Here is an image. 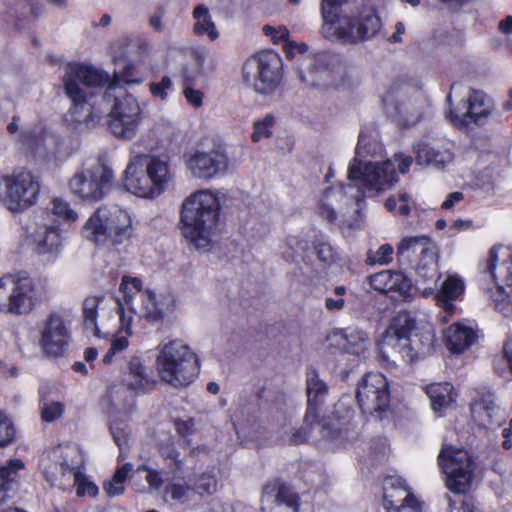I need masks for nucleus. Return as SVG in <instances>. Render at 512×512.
<instances>
[{
	"label": "nucleus",
	"instance_id": "obj_29",
	"mask_svg": "<svg viewBox=\"0 0 512 512\" xmlns=\"http://www.w3.org/2000/svg\"><path fill=\"white\" fill-rule=\"evenodd\" d=\"M31 240L35 252L48 259L56 258L62 250L61 234L54 225L37 224L31 233Z\"/></svg>",
	"mask_w": 512,
	"mask_h": 512
},
{
	"label": "nucleus",
	"instance_id": "obj_2",
	"mask_svg": "<svg viewBox=\"0 0 512 512\" xmlns=\"http://www.w3.org/2000/svg\"><path fill=\"white\" fill-rule=\"evenodd\" d=\"M434 335L418 329L415 319L407 312L398 313L386 330L379 345L382 358L391 363H413L431 354Z\"/></svg>",
	"mask_w": 512,
	"mask_h": 512
},
{
	"label": "nucleus",
	"instance_id": "obj_34",
	"mask_svg": "<svg viewBox=\"0 0 512 512\" xmlns=\"http://www.w3.org/2000/svg\"><path fill=\"white\" fill-rule=\"evenodd\" d=\"M24 468L20 459H11L0 466V505L9 500L18 488V471Z\"/></svg>",
	"mask_w": 512,
	"mask_h": 512
},
{
	"label": "nucleus",
	"instance_id": "obj_38",
	"mask_svg": "<svg viewBox=\"0 0 512 512\" xmlns=\"http://www.w3.org/2000/svg\"><path fill=\"white\" fill-rule=\"evenodd\" d=\"M426 107V100L421 92H416L411 98L399 101V123L403 126L417 124Z\"/></svg>",
	"mask_w": 512,
	"mask_h": 512
},
{
	"label": "nucleus",
	"instance_id": "obj_52",
	"mask_svg": "<svg viewBox=\"0 0 512 512\" xmlns=\"http://www.w3.org/2000/svg\"><path fill=\"white\" fill-rule=\"evenodd\" d=\"M394 250L390 244L381 245L376 251L367 253L366 262L369 265H387L392 261Z\"/></svg>",
	"mask_w": 512,
	"mask_h": 512
},
{
	"label": "nucleus",
	"instance_id": "obj_59",
	"mask_svg": "<svg viewBox=\"0 0 512 512\" xmlns=\"http://www.w3.org/2000/svg\"><path fill=\"white\" fill-rule=\"evenodd\" d=\"M206 56L207 53L205 51H197L193 54L197 68L191 72L188 69L183 71V76L186 82H194L200 75H202V68L206 60Z\"/></svg>",
	"mask_w": 512,
	"mask_h": 512
},
{
	"label": "nucleus",
	"instance_id": "obj_10",
	"mask_svg": "<svg viewBox=\"0 0 512 512\" xmlns=\"http://www.w3.org/2000/svg\"><path fill=\"white\" fill-rule=\"evenodd\" d=\"M41 301L37 282L27 272L17 271L0 277V313L28 315Z\"/></svg>",
	"mask_w": 512,
	"mask_h": 512
},
{
	"label": "nucleus",
	"instance_id": "obj_54",
	"mask_svg": "<svg viewBox=\"0 0 512 512\" xmlns=\"http://www.w3.org/2000/svg\"><path fill=\"white\" fill-rule=\"evenodd\" d=\"M16 435V430L12 420L0 412V448L11 444Z\"/></svg>",
	"mask_w": 512,
	"mask_h": 512
},
{
	"label": "nucleus",
	"instance_id": "obj_4",
	"mask_svg": "<svg viewBox=\"0 0 512 512\" xmlns=\"http://www.w3.org/2000/svg\"><path fill=\"white\" fill-rule=\"evenodd\" d=\"M220 210L217 195L207 189L184 199L180 218L182 234L197 250L206 252L211 248Z\"/></svg>",
	"mask_w": 512,
	"mask_h": 512
},
{
	"label": "nucleus",
	"instance_id": "obj_17",
	"mask_svg": "<svg viewBox=\"0 0 512 512\" xmlns=\"http://www.w3.org/2000/svg\"><path fill=\"white\" fill-rule=\"evenodd\" d=\"M113 171L97 163L77 170L68 183L71 194L82 202L92 204L102 200L110 191Z\"/></svg>",
	"mask_w": 512,
	"mask_h": 512
},
{
	"label": "nucleus",
	"instance_id": "obj_11",
	"mask_svg": "<svg viewBox=\"0 0 512 512\" xmlns=\"http://www.w3.org/2000/svg\"><path fill=\"white\" fill-rule=\"evenodd\" d=\"M360 144L356 155L349 164L348 178L362 196L375 197L392 188L398 182L395 165L385 162L366 161L361 157Z\"/></svg>",
	"mask_w": 512,
	"mask_h": 512
},
{
	"label": "nucleus",
	"instance_id": "obj_47",
	"mask_svg": "<svg viewBox=\"0 0 512 512\" xmlns=\"http://www.w3.org/2000/svg\"><path fill=\"white\" fill-rule=\"evenodd\" d=\"M193 495L191 484L170 481L164 488L163 499L178 504H186L192 500Z\"/></svg>",
	"mask_w": 512,
	"mask_h": 512
},
{
	"label": "nucleus",
	"instance_id": "obj_64",
	"mask_svg": "<svg viewBox=\"0 0 512 512\" xmlns=\"http://www.w3.org/2000/svg\"><path fill=\"white\" fill-rule=\"evenodd\" d=\"M145 480L152 490H159L164 485V478L160 471L156 469H147Z\"/></svg>",
	"mask_w": 512,
	"mask_h": 512
},
{
	"label": "nucleus",
	"instance_id": "obj_56",
	"mask_svg": "<svg viewBox=\"0 0 512 512\" xmlns=\"http://www.w3.org/2000/svg\"><path fill=\"white\" fill-rule=\"evenodd\" d=\"M320 424L318 423L317 419L312 422L311 424H304L296 429H293L291 432V436L289 437L288 442L290 444L299 445L305 443L310 437L311 432L316 428L319 427Z\"/></svg>",
	"mask_w": 512,
	"mask_h": 512
},
{
	"label": "nucleus",
	"instance_id": "obj_42",
	"mask_svg": "<svg viewBox=\"0 0 512 512\" xmlns=\"http://www.w3.org/2000/svg\"><path fill=\"white\" fill-rule=\"evenodd\" d=\"M108 127L111 133L123 140H130L135 137L138 131V127L141 121L133 118H124L109 112Z\"/></svg>",
	"mask_w": 512,
	"mask_h": 512
},
{
	"label": "nucleus",
	"instance_id": "obj_25",
	"mask_svg": "<svg viewBox=\"0 0 512 512\" xmlns=\"http://www.w3.org/2000/svg\"><path fill=\"white\" fill-rule=\"evenodd\" d=\"M371 286L396 300H406L411 297V280L401 272L383 270L370 277Z\"/></svg>",
	"mask_w": 512,
	"mask_h": 512
},
{
	"label": "nucleus",
	"instance_id": "obj_31",
	"mask_svg": "<svg viewBox=\"0 0 512 512\" xmlns=\"http://www.w3.org/2000/svg\"><path fill=\"white\" fill-rule=\"evenodd\" d=\"M472 418L483 427L501 425L504 420V412L495 404L491 394L476 399L471 404Z\"/></svg>",
	"mask_w": 512,
	"mask_h": 512
},
{
	"label": "nucleus",
	"instance_id": "obj_51",
	"mask_svg": "<svg viewBox=\"0 0 512 512\" xmlns=\"http://www.w3.org/2000/svg\"><path fill=\"white\" fill-rule=\"evenodd\" d=\"M346 293L344 286H336L324 299V307L329 312L341 311L345 307L343 296Z\"/></svg>",
	"mask_w": 512,
	"mask_h": 512
},
{
	"label": "nucleus",
	"instance_id": "obj_14",
	"mask_svg": "<svg viewBox=\"0 0 512 512\" xmlns=\"http://www.w3.org/2000/svg\"><path fill=\"white\" fill-rule=\"evenodd\" d=\"M485 275L496 283L494 288L485 287L491 305L505 316L512 315V251L494 246L489 251Z\"/></svg>",
	"mask_w": 512,
	"mask_h": 512
},
{
	"label": "nucleus",
	"instance_id": "obj_5",
	"mask_svg": "<svg viewBox=\"0 0 512 512\" xmlns=\"http://www.w3.org/2000/svg\"><path fill=\"white\" fill-rule=\"evenodd\" d=\"M175 173L165 155H135L125 169L127 191L143 198H155L171 184Z\"/></svg>",
	"mask_w": 512,
	"mask_h": 512
},
{
	"label": "nucleus",
	"instance_id": "obj_28",
	"mask_svg": "<svg viewBox=\"0 0 512 512\" xmlns=\"http://www.w3.org/2000/svg\"><path fill=\"white\" fill-rule=\"evenodd\" d=\"M328 340L331 345L339 346L346 353L356 356L364 355L371 346V339L368 333L358 327L335 330Z\"/></svg>",
	"mask_w": 512,
	"mask_h": 512
},
{
	"label": "nucleus",
	"instance_id": "obj_30",
	"mask_svg": "<svg viewBox=\"0 0 512 512\" xmlns=\"http://www.w3.org/2000/svg\"><path fill=\"white\" fill-rule=\"evenodd\" d=\"M73 461H82L80 452L76 448L66 450L62 458L56 462H46L42 460L43 474L48 482L53 486L66 489L70 486L68 476H64L73 465Z\"/></svg>",
	"mask_w": 512,
	"mask_h": 512
},
{
	"label": "nucleus",
	"instance_id": "obj_37",
	"mask_svg": "<svg viewBox=\"0 0 512 512\" xmlns=\"http://www.w3.org/2000/svg\"><path fill=\"white\" fill-rule=\"evenodd\" d=\"M383 498L386 510L388 506H395L406 501H412L414 496L401 477L389 476L383 481Z\"/></svg>",
	"mask_w": 512,
	"mask_h": 512
},
{
	"label": "nucleus",
	"instance_id": "obj_22",
	"mask_svg": "<svg viewBox=\"0 0 512 512\" xmlns=\"http://www.w3.org/2000/svg\"><path fill=\"white\" fill-rule=\"evenodd\" d=\"M25 143L36 157L45 161H58L65 157L63 140L49 132L38 128L25 136Z\"/></svg>",
	"mask_w": 512,
	"mask_h": 512
},
{
	"label": "nucleus",
	"instance_id": "obj_26",
	"mask_svg": "<svg viewBox=\"0 0 512 512\" xmlns=\"http://www.w3.org/2000/svg\"><path fill=\"white\" fill-rule=\"evenodd\" d=\"M126 387L136 394H144L153 390L157 384L152 371L144 365L139 356H131L122 373Z\"/></svg>",
	"mask_w": 512,
	"mask_h": 512
},
{
	"label": "nucleus",
	"instance_id": "obj_45",
	"mask_svg": "<svg viewBox=\"0 0 512 512\" xmlns=\"http://www.w3.org/2000/svg\"><path fill=\"white\" fill-rule=\"evenodd\" d=\"M159 455L167 475L175 478L183 472L184 460L173 443L162 444L159 447Z\"/></svg>",
	"mask_w": 512,
	"mask_h": 512
},
{
	"label": "nucleus",
	"instance_id": "obj_12",
	"mask_svg": "<svg viewBox=\"0 0 512 512\" xmlns=\"http://www.w3.org/2000/svg\"><path fill=\"white\" fill-rule=\"evenodd\" d=\"M401 265H412L419 280L435 284L439 278L437 245L425 235L407 236L397 246Z\"/></svg>",
	"mask_w": 512,
	"mask_h": 512
},
{
	"label": "nucleus",
	"instance_id": "obj_15",
	"mask_svg": "<svg viewBox=\"0 0 512 512\" xmlns=\"http://www.w3.org/2000/svg\"><path fill=\"white\" fill-rule=\"evenodd\" d=\"M120 290L129 311L149 323L161 322L167 313L174 310V299L171 296L157 299L153 291L142 289V282L137 277L124 276Z\"/></svg>",
	"mask_w": 512,
	"mask_h": 512
},
{
	"label": "nucleus",
	"instance_id": "obj_8",
	"mask_svg": "<svg viewBox=\"0 0 512 512\" xmlns=\"http://www.w3.org/2000/svg\"><path fill=\"white\" fill-rule=\"evenodd\" d=\"M439 465L446 475V486L454 492L448 496L446 512H473L471 501L464 493L472 480L473 462L466 450L453 447L443 448L438 457Z\"/></svg>",
	"mask_w": 512,
	"mask_h": 512
},
{
	"label": "nucleus",
	"instance_id": "obj_63",
	"mask_svg": "<svg viewBox=\"0 0 512 512\" xmlns=\"http://www.w3.org/2000/svg\"><path fill=\"white\" fill-rule=\"evenodd\" d=\"M315 252L318 259L324 263H329L334 260V251L330 244L320 242L315 245Z\"/></svg>",
	"mask_w": 512,
	"mask_h": 512
},
{
	"label": "nucleus",
	"instance_id": "obj_36",
	"mask_svg": "<svg viewBox=\"0 0 512 512\" xmlns=\"http://www.w3.org/2000/svg\"><path fill=\"white\" fill-rule=\"evenodd\" d=\"M473 329L460 323L452 324L445 332L444 339L447 348L453 353H461L475 341Z\"/></svg>",
	"mask_w": 512,
	"mask_h": 512
},
{
	"label": "nucleus",
	"instance_id": "obj_9",
	"mask_svg": "<svg viewBox=\"0 0 512 512\" xmlns=\"http://www.w3.org/2000/svg\"><path fill=\"white\" fill-rule=\"evenodd\" d=\"M84 328L94 336H114L116 328L131 334L132 316L125 313L123 305L104 296H89L83 301Z\"/></svg>",
	"mask_w": 512,
	"mask_h": 512
},
{
	"label": "nucleus",
	"instance_id": "obj_62",
	"mask_svg": "<svg viewBox=\"0 0 512 512\" xmlns=\"http://www.w3.org/2000/svg\"><path fill=\"white\" fill-rule=\"evenodd\" d=\"M387 512H421L419 501L414 497L412 501H406L395 506H388Z\"/></svg>",
	"mask_w": 512,
	"mask_h": 512
},
{
	"label": "nucleus",
	"instance_id": "obj_57",
	"mask_svg": "<svg viewBox=\"0 0 512 512\" xmlns=\"http://www.w3.org/2000/svg\"><path fill=\"white\" fill-rule=\"evenodd\" d=\"M110 430H111V434L113 436L115 443L117 444L119 449L122 451L123 446H125L127 444L128 435L130 432L127 423H125L123 421L113 420L110 424Z\"/></svg>",
	"mask_w": 512,
	"mask_h": 512
},
{
	"label": "nucleus",
	"instance_id": "obj_40",
	"mask_svg": "<svg viewBox=\"0 0 512 512\" xmlns=\"http://www.w3.org/2000/svg\"><path fill=\"white\" fill-rule=\"evenodd\" d=\"M193 18L194 32L198 36H207L211 41H215L219 37V32L213 22L208 8L201 4L194 8Z\"/></svg>",
	"mask_w": 512,
	"mask_h": 512
},
{
	"label": "nucleus",
	"instance_id": "obj_20",
	"mask_svg": "<svg viewBox=\"0 0 512 512\" xmlns=\"http://www.w3.org/2000/svg\"><path fill=\"white\" fill-rule=\"evenodd\" d=\"M493 110L494 105L484 92L471 89L466 101L462 100L455 109H449L448 117L457 127L471 123L484 125Z\"/></svg>",
	"mask_w": 512,
	"mask_h": 512
},
{
	"label": "nucleus",
	"instance_id": "obj_55",
	"mask_svg": "<svg viewBox=\"0 0 512 512\" xmlns=\"http://www.w3.org/2000/svg\"><path fill=\"white\" fill-rule=\"evenodd\" d=\"M275 119L272 115H267L263 120L254 124V132L252 134V140L259 142L264 138H269L272 135L271 128L273 127Z\"/></svg>",
	"mask_w": 512,
	"mask_h": 512
},
{
	"label": "nucleus",
	"instance_id": "obj_1",
	"mask_svg": "<svg viewBox=\"0 0 512 512\" xmlns=\"http://www.w3.org/2000/svg\"><path fill=\"white\" fill-rule=\"evenodd\" d=\"M108 74L81 63L66 65L62 77L64 91L72 105L69 109L71 120L94 128L109 110L110 113L141 121V108L137 99L117 82L109 84L101 96L96 90L108 82Z\"/></svg>",
	"mask_w": 512,
	"mask_h": 512
},
{
	"label": "nucleus",
	"instance_id": "obj_50",
	"mask_svg": "<svg viewBox=\"0 0 512 512\" xmlns=\"http://www.w3.org/2000/svg\"><path fill=\"white\" fill-rule=\"evenodd\" d=\"M65 411V405L60 401H52L42 398L40 401L41 419L44 422H54L59 419Z\"/></svg>",
	"mask_w": 512,
	"mask_h": 512
},
{
	"label": "nucleus",
	"instance_id": "obj_60",
	"mask_svg": "<svg viewBox=\"0 0 512 512\" xmlns=\"http://www.w3.org/2000/svg\"><path fill=\"white\" fill-rule=\"evenodd\" d=\"M172 80L168 76H163L159 82L150 84V92L153 96L165 100L168 96V91L172 88Z\"/></svg>",
	"mask_w": 512,
	"mask_h": 512
},
{
	"label": "nucleus",
	"instance_id": "obj_13",
	"mask_svg": "<svg viewBox=\"0 0 512 512\" xmlns=\"http://www.w3.org/2000/svg\"><path fill=\"white\" fill-rule=\"evenodd\" d=\"M244 83L263 96L273 95L283 79V61L273 50L260 51L246 59L242 66Z\"/></svg>",
	"mask_w": 512,
	"mask_h": 512
},
{
	"label": "nucleus",
	"instance_id": "obj_43",
	"mask_svg": "<svg viewBox=\"0 0 512 512\" xmlns=\"http://www.w3.org/2000/svg\"><path fill=\"white\" fill-rule=\"evenodd\" d=\"M453 386L450 383H434L426 387V393L435 412H441L453 401Z\"/></svg>",
	"mask_w": 512,
	"mask_h": 512
},
{
	"label": "nucleus",
	"instance_id": "obj_3",
	"mask_svg": "<svg viewBox=\"0 0 512 512\" xmlns=\"http://www.w3.org/2000/svg\"><path fill=\"white\" fill-rule=\"evenodd\" d=\"M347 0H322V35L329 40L354 44L376 35L381 21L374 10L365 8L357 15L343 7Z\"/></svg>",
	"mask_w": 512,
	"mask_h": 512
},
{
	"label": "nucleus",
	"instance_id": "obj_16",
	"mask_svg": "<svg viewBox=\"0 0 512 512\" xmlns=\"http://www.w3.org/2000/svg\"><path fill=\"white\" fill-rule=\"evenodd\" d=\"M40 191V181L31 171H13L0 178V205L12 214H21L36 205Z\"/></svg>",
	"mask_w": 512,
	"mask_h": 512
},
{
	"label": "nucleus",
	"instance_id": "obj_7",
	"mask_svg": "<svg viewBox=\"0 0 512 512\" xmlns=\"http://www.w3.org/2000/svg\"><path fill=\"white\" fill-rule=\"evenodd\" d=\"M155 364L160 379L174 388L189 386L200 372L197 354L179 339L159 345Z\"/></svg>",
	"mask_w": 512,
	"mask_h": 512
},
{
	"label": "nucleus",
	"instance_id": "obj_48",
	"mask_svg": "<svg viewBox=\"0 0 512 512\" xmlns=\"http://www.w3.org/2000/svg\"><path fill=\"white\" fill-rule=\"evenodd\" d=\"M133 469V464L126 463L121 468H119L111 480L104 482L103 489L109 497H115L123 494L124 482L127 478V475Z\"/></svg>",
	"mask_w": 512,
	"mask_h": 512
},
{
	"label": "nucleus",
	"instance_id": "obj_46",
	"mask_svg": "<svg viewBox=\"0 0 512 512\" xmlns=\"http://www.w3.org/2000/svg\"><path fill=\"white\" fill-rule=\"evenodd\" d=\"M194 495L206 497L213 495L218 489V482L212 471H205L195 475L191 480Z\"/></svg>",
	"mask_w": 512,
	"mask_h": 512
},
{
	"label": "nucleus",
	"instance_id": "obj_23",
	"mask_svg": "<svg viewBox=\"0 0 512 512\" xmlns=\"http://www.w3.org/2000/svg\"><path fill=\"white\" fill-rule=\"evenodd\" d=\"M261 503L263 512H298L297 494L279 480L264 486Z\"/></svg>",
	"mask_w": 512,
	"mask_h": 512
},
{
	"label": "nucleus",
	"instance_id": "obj_61",
	"mask_svg": "<svg viewBox=\"0 0 512 512\" xmlns=\"http://www.w3.org/2000/svg\"><path fill=\"white\" fill-rule=\"evenodd\" d=\"M174 426L178 434L183 438L189 437L195 432V424L192 419H176Z\"/></svg>",
	"mask_w": 512,
	"mask_h": 512
},
{
	"label": "nucleus",
	"instance_id": "obj_21",
	"mask_svg": "<svg viewBox=\"0 0 512 512\" xmlns=\"http://www.w3.org/2000/svg\"><path fill=\"white\" fill-rule=\"evenodd\" d=\"M186 164L194 177L210 180L225 173L229 162L225 150L218 146L209 151H195L189 156Z\"/></svg>",
	"mask_w": 512,
	"mask_h": 512
},
{
	"label": "nucleus",
	"instance_id": "obj_41",
	"mask_svg": "<svg viewBox=\"0 0 512 512\" xmlns=\"http://www.w3.org/2000/svg\"><path fill=\"white\" fill-rule=\"evenodd\" d=\"M82 463L83 461H73V465L67 472H64V476H68L70 486L74 485L76 487L77 496H96L98 493V487L80 472Z\"/></svg>",
	"mask_w": 512,
	"mask_h": 512
},
{
	"label": "nucleus",
	"instance_id": "obj_18",
	"mask_svg": "<svg viewBox=\"0 0 512 512\" xmlns=\"http://www.w3.org/2000/svg\"><path fill=\"white\" fill-rule=\"evenodd\" d=\"M298 77L306 85L329 88L344 80L345 67L341 57L331 52H319L298 67Z\"/></svg>",
	"mask_w": 512,
	"mask_h": 512
},
{
	"label": "nucleus",
	"instance_id": "obj_39",
	"mask_svg": "<svg viewBox=\"0 0 512 512\" xmlns=\"http://www.w3.org/2000/svg\"><path fill=\"white\" fill-rule=\"evenodd\" d=\"M418 163L432 166L436 169H444L454 160V154L449 149H435L428 144L421 143L416 148Z\"/></svg>",
	"mask_w": 512,
	"mask_h": 512
},
{
	"label": "nucleus",
	"instance_id": "obj_19",
	"mask_svg": "<svg viewBox=\"0 0 512 512\" xmlns=\"http://www.w3.org/2000/svg\"><path fill=\"white\" fill-rule=\"evenodd\" d=\"M356 399L363 414L381 420L390 403L388 380L379 372L365 374L357 386Z\"/></svg>",
	"mask_w": 512,
	"mask_h": 512
},
{
	"label": "nucleus",
	"instance_id": "obj_35",
	"mask_svg": "<svg viewBox=\"0 0 512 512\" xmlns=\"http://www.w3.org/2000/svg\"><path fill=\"white\" fill-rule=\"evenodd\" d=\"M320 434L322 439L334 442L340 447H346L357 438V432L349 423H342L339 419H333L321 424Z\"/></svg>",
	"mask_w": 512,
	"mask_h": 512
},
{
	"label": "nucleus",
	"instance_id": "obj_27",
	"mask_svg": "<svg viewBox=\"0 0 512 512\" xmlns=\"http://www.w3.org/2000/svg\"><path fill=\"white\" fill-rule=\"evenodd\" d=\"M353 204V198L347 197L344 187H332L325 190L320 200L318 213L330 223H334L339 215L345 220L348 206Z\"/></svg>",
	"mask_w": 512,
	"mask_h": 512
},
{
	"label": "nucleus",
	"instance_id": "obj_58",
	"mask_svg": "<svg viewBox=\"0 0 512 512\" xmlns=\"http://www.w3.org/2000/svg\"><path fill=\"white\" fill-rule=\"evenodd\" d=\"M129 345L128 339L124 336L116 337L111 343V347L103 357L102 361L105 364L113 362L115 356L124 351Z\"/></svg>",
	"mask_w": 512,
	"mask_h": 512
},
{
	"label": "nucleus",
	"instance_id": "obj_32",
	"mask_svg": "<svg viewBox=\"0 0 512 512\" xmlns=\"http://www.w3.org/2000/svg\"><path fill=\"white\" fill-rule=\"evenodd\" d=\"M307 410L305 413V423L311 424L318 419V406L327 394V385L318 377L313 370L307 374Z\"/></svg>",
	"mask_w": 512,
	"mask_h": 512
},
{
	"label": "nucleus",
	"instance_id": "obj_6",
	"mask_svg": "<svg viewBox=\"0 0 512 512\" xmlns=\"http://www.w3.org/2000/svg\"><path fill=\"white\" fill-rule=\"evenodd\" d=\"M81 233L83 238L97 246H118L134 234L132 217L118 205H103L86 220Z\"/></svg>",
	"mask_w": 512,
	"mask_h": 512
},
{
	"label": "nucleus",
	"instance_id": "obj_44",
	"mask_svg": "<svg viewBox=\"0 0 512 512\" xmlns=\"http://www.w3.org/2000/svg\"><path fill=\"white\" fill-rule=\"evenodd\" d=\"M114 63V78L110 84L117 82V87L122 88L120 85L122 82L126 84H140L142 82V77L139 76L133 62L122 57H115Z\"/></svg>",
	"mask_w": 512,
	"mask_h": 512
},
{
	"label": "nucleus",
	"instance_id": "obj_49",
	"mask_svg": "<svg viewBox=\"0 0 512 512\" xmlns=\"http://www.w3.org/2000/svg\"><path fill=\"white\" fill-rule=\"evenodd\" d=\"M385 208L392 212L397 209V214L402 217H407L411 214L413 207L415 206L411 196L400 191L396 196H390L385 201Z\"/></svg>",
	"mask_w": 512,
	"mask_h": 512
},
{
	"label": "nucleus",
	"instance_id": "obj_33",
	"mask_svg": "<svg viewBox=\"0 0 512 512\" xmlns=\"http://www.w3.org/2000/svg\"><path fill=\"white\" fill-rule=\"evenodd\" d=\"M464 292L463 279L456 274L448 275L436 295L437 304L445 312L452 313L455 308L453 301L461 299Z\"/></svg>",
	"mask_w": 512,
	"mask_h": 512
},
{
	"label": "nucleus",
	"instance_id": "obj_24",
	"mask_svg": "<svg viewBox=\"0 0 512 512\" xmlns=\"http://www.w3.org/2000/svg\"><path fill=\"white\" fill-rule=\"evenodd\" d=\"M70 340L69 329L61 315L51 313L41 332V345L50 355L60 356L64 353Z\"/></svg>",
	"mask_w": 512,
	"mask_h": 512
},
{
	"label": "nucleus",
	"instance_id": "obj_53",
	"mask_svg": "<svg viewBox=\"0 0 512 512\" xmlns=\"http://www.w3.org/2000/svg\"><path fill=\"white\" fill-rule=\"evenodd\" d=\"M51 212L58 218L74 222L77 220V213L70 207V204L60 198H55L51 202Z\"/></svg>",
	"mask_w": 512,
	"mask_h": 512
}]
</instances>
